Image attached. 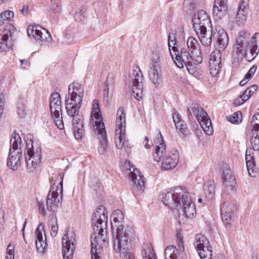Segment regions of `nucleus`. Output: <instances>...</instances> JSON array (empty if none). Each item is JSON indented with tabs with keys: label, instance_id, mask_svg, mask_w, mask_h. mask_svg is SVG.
Masks as SVG:
<instances>
[{
	"label": "nucleus",
	"instance_id": "obj_1",
	"mask_svg": "<svg viewBox=\"0 0 259 259\" xmlns=\"http://www.w3.org/2000/svg\"><path fill=\"white\" fill-rule=\"evenodd\" d=\"M103 205L99 206L92 215V224L94 232L91 237L92 259H101L100 254L108 245L106 229L107 218Z\"/></svg>",
	"mask_w": 259,
	"mask_h": 259
},
{
	"label": "nucleus",
	"instance_id": "obj_2",
	"mask_svg": "<svg viewBox=\"0 0 259 259\" xmlns=\"http://www.w3.org/2000/svg\"><path fill=\"white\" fill-rule=\"evenodd\" d=\"M116 229V241H114V249L116 253H119L122 256H125L130 249L133 230L127 227L123 229L122 222L124 217L122 212L119 209L114 210L111 216Z\"/></svg>",
	"mask_w": 259,
	"mask_h": 259
},
{
	"label": "nucleus",
	"instance_id": "obj_3",
	"mask_svg": "<svg viewBox=\"0 0 259 259\" xmlns=\"http://www.w3.org/2000/svg\"><path fill=\"white\" fill-rule=\"evenodd\" d=\"M250 35L242 30L239 32L236 40L235 52L238 56H245L246 60L250 61L254 59L259 52V33H255L248 42Z\"/></svg>",
	"mask_w": 259,
	"mask_h": 259
},
{
	"label": "nucleus",
	"instance_id": "obj_4",
	"mask_svg": "<svg viewBox=\"0 0 259 259\" xmlns=\"http://www.w3.org/2000/svg\"><path fill=\"white\" fill-rule=\"evenodd\" d=\"M10 143L11 148L7 159V165L10 169L15 170L21 165L22 158V140L20 135L14 133L12 136Z\"/></svg>",
	"mask_w": 259,
	"mask_h": 259
},
{
	"label": "nucleus",
	"instance_id": "obj_5",
	"mask_svg": "<svg viewBox=\"0 0 259 259\" xmlns=\"http://www.w3.org/2000/svg\"><path fill=\"white\" fill-rule=\"evenodd\" d=\"M187 113L189 119L193 118V115L199 122L201 128L208 135L213 133V128L211 120L207 113L197 104L193 103L187 108Z\"/></svg>",
	"mask_w": 259,
	"mask_h": 259
},
{
	"label": "nucleus",
	"instance_id": "obj_6",
	"mask_svg": "<svg viewBox=\"0 0 259 259\" xmlns=\"http://www.w3.org/2000/svg\"><path fill=\"white\" fill-rule=\"evenodd\" d=\"M116 135L115 143L117 148H124L125 151L128 148V141L125 140V114L123 107H119L117 112Z\"/></svg>",
	"mask_w": 259,
	"mask_h": 259
},
{
	"label": "nucleus",
	"instance_id": "obj_7",
	"mask_svg": "<svg viewBox=\"0 0 259 259\" xmlns=\"http://www.w3.org/2000/svg\"><path fill=\"white\" fill-rule=\"evenodd\" d=\"M186 192L181 187H178L162 194L163 203L167 206L171 210L178 208L181 206L183 199Z\"/></svg>",
	"mask_w": 259,
	"mask_h": 259
},
{
	"label": "nucleus",
	"instance_id": "obj_8",
	"mask_svg": "<svg viewBox=\"0 0 259 259\" xmlns=\"http://www.w3.org/2000/svg\"><path fill=\"white\" fill-rule=\"evenodd\" d=\"M24 156L27 168L30 172L33 171L40 162L41 151L37 150L36 152L34 151L32 140L26 142V150L24 152Z\"/></svg>",
	"mask_w": 259,
	"mask_h": 259
},
{
	"label": "nucleus",
	"instance_id": "obj_9",
	"mask_svg": "<svg viewBox=\"0 0 259 259\" xmlns=\"http://www.w3.org/2000/svg\"><path fill=\"white\" fill-rule=\"evenodd\" d=\"M62 254L64 259H72L76 246V234L68 231L62 239Z\"/></svg>",
	"mask_w": 259,
	"mask_h": 259
},
{
	"label": "nucleus",
	"instance_id": "obj_10",
	"mask_svg": "<svg viewBox=\"0 0 259 259\" xmlns=\"http://www.w3.org/2000/svg\"><path fill=\"white\" fill-rule=\"evenodd\" d=\"M160 54L158 50L152 51V61L150 64L149 75L150 80L155 85H158L161 81L159 71L161 68Z\"/></svg>",
	"mask_w": 259,
	"mask_h": 259
},
{
	"label": "nucleus",
	"instance_id": "obj_11",
	"mask_svg": "<svg viewBox=\"0 0 259 259\" xmlns=\"http://www.w3.org/2000/svg\"><path fill=\"white\" fill-rule=\"evenodd\" d=\"M171 49L175 53L174 55L175 56V58H174V55L171 52H170V55L175 62L176 66L179 68H183L185 63L193 62V61L195 64L201 63H197L194 59V57H193L194 55L189 50H187L186 48H182L180 53L179 52L176 47L173 46Z\"/></svg>",
	"mask_w": 259,
	"mask_h": 259
},
{
	"label": "nucleus",
	"instance_id": "obj_12",
	"mask_svg": "<svg viewBox=\"0 0 259 259\" xmlns=\"http://www.w3.org/2000/svg\"><path fill=\"white\" fill-rule=\"evenodd\" d=\"M132 91L136 99L139 100L143 97L144 76L139 67L134 69L132 73Z\"/></svg>",
	"mask_w": 259,
	"mask_h": 259
},
{
	"label": "nucleus",
	"instance_id": "obj_13",
	"mask_svg": "<svg viewBox=\"0 0 259 259\" xmlns=\"http://www.w3.org/2000/svg\"><path fill=\"white\" fill-rule=\"evenodd\" d=\"M192 22L194 31L198 32L201 29H206L210 21L207 13L204 10H200L194 15Z\"/></svg>",
	"mask_w": 259,
	"mask_h": 259
},
{
	"label": "nucleus",
	"instance_id": "obj_14",
	"mask_svg": "<svg viewBox=\"0 0 259 259\" xmlns=\"http://www.w3.org/2000/svg\"><path fill=\"white\" fill-rule=\"evenodd\" d=\"M27 33L29 36H32L35 39L42 41H47L51 42L52 37L50 32L42 27L37 26H29L27 29Z\"/></svg>",
	"mask_w": 259,
	"mask_h": 259
},
{
	"label": "nucleus",
	"instance_id": "obj_15",
	"mask_svg": "<svg viewBox=\"0 0 259 259\" xmlns=\"http://www.w3.org/2000/svg\"><path fill=\"white\" fill-rule=\"evenodd\" d=\"M155 143L156 145L153 152V159L156 162H159L168 153L166 150V145L159 130H158L157 138L155 140Z\"/></svg>",
	"mask_w": 259,
	"mask_h": 259
},
{
	"label": "nucleus",
	"instance_id": "obj_16",
	"mask_svg": "<svg viewBox=\"0 0 259 259\" xmlns=\"http://www.w3.org/2000/svg\"><path fill=\"white\" fill-rule=\"evenodd\" d=\"M91 116V120L94 129L101 128L103 130L105 127L98 100H94L93 101Z\"/></svg>",
	"mask_w": 259,
	"mask_h": 259
},
{
	"label": "nucleus",
	"instance_id": "obj_17",
	"mask_svg": "<svg viewBox=\"0 0 259 259\" xmlns=\"http://www.w3.org/2000/svg\"><path fill=\"white\" fill-rule=\"evenodd\" d=\"M210 73L214 76H217L222 68V54L220 50L212 52L210 55L209 61Z\"/></svg>",
	"mask_w": 259,
	"mask_h": 259
},
{
	"label": "nucleus",
	"instance_id": "obj_18",
	"mask_svg": "<svg viewBox=\"0 0 259 259\" xmlns=\"http://www.w3.org/2000/svg\"><path fill=\"white\" fill-rule=\"evenodd\" d=\"M177 243L178 247L171 245L165 248V259H180L179 255L185 250L184 243L182 237H178Z\"/></svg>",
	"mask_w": 259,
	"mask_h": 259
},
{
	"label": "nucleus",
	"instance_id": "obj_19",
	"mask_svg": "<svg viewBox=\"0 0 259 259\" xmlns=\"http://www.w3.org/2000/svg\"><path fill=\"white\" fill-rule=\"evenodd\" d=\"M62 196L59 197L57 190H55L54 186H53L47 197L46 205L47 209L52 212H55L57 208L61 205Z\"/></svg>",
	"mask_w": 259,
	"mask_h": 259
},
{
	"label": "nucleus",
	"instance_id": "obj_20",
	"mask_svg": "<svg viewBox=\"0 0 259 259\" xmlns=\"http://www.w3.org/2000/svg\"><path fill=\"white\" fill-rule=\"evenodd\" d=\"M249 12V0H241L236 15V21L238 25L242 26L246 21Z\"/></svg>",
	"mask_w": 259,
	"mask_h": 259
},
{
	"label": "nucleus",
	"instance_id": "obj_21",
	"mask_svg": "<svg viewBox=\"0 0 259 259\" xmlns=\"http://www.w3.org/2000/svg\"><path fill=\"white\" fill-rule=\"evenodd\" d=\"M62 102L60 94L54 92L50 97V109L52 116H59L62 115Z\"/></svg>",
	"mask_w": 259,
	"mask_h": 259
},
{
	"label": "nucleus",
	"instance_id": "obj_22",
	"mask_svg": "<svg viewBox=\"0 0 259 259\" xmlns=\"http://www.w3.org/2000/svg\"><path fill=\"white\" fill-rule=\"evenodd\" d=\"M179 158V153L177 150L168 152L161 160V169L168 170L175 167L178 163Z\"/></svg>",
	"mask_w": 259,
	"mask_h": 259
},
{
	"label": "nucleus",
	"instance_id": "obj_23",
	"mask_svg": "<svg viewBox=\"0 0 259 259\" xmlns=\"http://www.w3.org/2000/svg\"><path fill=\"white\" fill-rule=\"evenodd\" d=\"M188 49L194 55V59L197 63H201L203 57L201 52L200 46L196 39L193 37H189L187 41Z\"/></svg>",
	"mask_w": 259,
	"mask_h": 259
},
{
	"label": "nucleus",
	"instance_id": "obj_24",
	"mask_svg": "<svg viewBox=\"0 0 259 259\" xmlns=\"http://www.w3.org/2000/svg\"><path fill=\"white\" fill-rule=\"evenodd\" d=\"M227 0H214L212 14L216 19H221L227 14L228 11Z\"/></svg>",
	"mask_w": 259,
	"mask_h": 259
},
{
	"label": "nucleus",
	"instance_id": "obj_25",
	"mask_svg": "<svg viewBox=\"0 0 259 259\" xmlns=\"http://www.w3.org/2000/svg\"><path fill=\"white\" fill-rule=\"evenodd\" d=\"M181 203V206L183 208L184 215L186 218H192L196 214V209L195 204L191 200L188 196V194L186 193Z\"/></svg>",
	"mask_w": 259,
	"mask_h": 259
},
{
	"label": "nucleus",
	"instance_id": "obj_26",
	"mask_svg": "<svg viewBox=\"0 0 259 259\" xmlns=\"http://www.w3.org/2000/svg\"><path fill=\"white\" fill-rule=\"evenodd\" d=\"M213 39H217L220 49L224 50L228 45L229 38L227 33L221 27H218L215 30L212 29Z\"/></svg>",
	"mask_w": 259,
	"mask_h": 259
},
{
	"label": "nucleus",
	"instance_id": "obj_27",
	"mask_svg": "<svg viewBox=\"0 0 259 259\" xmlns=\"http://www.w3.org/2000/svg\"><path fill=\"white\" fill-rule=\"evenodd\" d=\"M129 170L131 171L130 177L134 184L138 189L143 190L145 185V180L141 172L138 168H136L133 165L132 166H130Z\"/></svg>",
	"mask_w": 259,
	"mask_h": 259
},
{
	"label": "nucleus",
	"instance_id": "obj_28",
	"mask_svg": "<svg viewBox=\"0 0 259 259\" xmlns=\"http://www.w3.org/2000/svg\"><path fill=\"white\" fill-rule=\"evenodd\" d=\"M73 91L70 93V85L69 87V94H70L69 99L74 102H78L79 103L82 102V98L84 95V88L83 86L77 83L73 82L72 83Z\"/></svg>",
	"mask_w": 259,
	"mask_h": 259
},
{
	"label": "nucleus",
	"instance_id": "obj_29",
	"mask_svg": "<svg viewBox=\"0 0 259 259\" xmlns=\"http://www.w3.org/2000/svg\"><path fill=\"white\" fill-rule=\"evenodd\" d=\"M70 94H68V96H66L65 103L66 109L67 113L70 116L73 117H78L79 110L81 107L82 103L78 102H74L69 99Z\"/></svg>",
	"mask_w": 259,
	"mask_h": 259
},
{
	"label": "nucleus",
	"instance_id": "obj_30",
	"mask_svg": "<svg viewBox=\"0 0 259 259\" xmlns=\"http://www.w3.org/2000/svg\"><path fill=\"white\" fill-rule=\"evenodd\" d=\"M232 204L228 202H224L221 208L222 221L226 226L229 225L232 220L233 211Z\"/></svg>",
	"mask_w": 259,
	"mask_h": 259
},
{
	"label": "nucleus",
	"instance_id": "obj_31",
	"mask_svg": "<svg viewBox=\"0 0 259 259\" xmlns=\"http://www.w3.org/2000/svg\"><path fill=\"white\" fill-rule=\"evenodd\" d=\"M95 130L97 132L98 139L100 142V146L98 148V152L100 154L103 155L106 151V146L108 143L105 127L103 130L96 128Z\"/></svg>",
	"mask_w": 259,
	"mask_h": 259
},
{
	"label": "nucleus",
	"instance_id": "obj_32",
	"mask_svg": "<svg viewBox=\"0 0 259 259\" xmlns=\"http://www.w3.org/2000/svg\"><path fill=\"white\" fill-rule=\"evenodd\" d=\"M72 123L73 133L75 138L76 139H81L84 133L83 122L82 120L79 117H73L72 118Z\"/></svg>",
	"mask_w": 259,
	"mask_h": 259
},
{
	"label": "nucleus",
	"instance_id": "obj_33",
	"mask_svg": "<svg viewBox=\"0 0 259 259\" xmlns=\"http://www.w3.org/2000/svg\"><path fill=\"white\" fill-rule=\"evenodd\" d=\"M245 159L249 175L252 177H255L258 174V168L255 164L253 156L251 154H246Z\"/></svg>",
	"mask_w": 259,
	"mask_h": 259
},
{
	"label": "nucleus",
	"instance_id": "obj_34",
	"mask_svg": "<svg viewBox=\"0 0 259 259\" xmlns=\"http://www.w3.org/2000/svg\"><path fill=\"white\" fill-rule=\"evenodd\" d=\"M11 32L8 31L7 33L0 34V52L7 51L11 48L12 45L9 41V34Z\"/></svg>",
	"mask_w": 259,
	"mask_h": 259
},
{
	"label": "nucleus",
	"instance_id": "obj_35",
	"mask_svg": "<svg viewBox=\"0 0 259 259\" xmlns=\"http://www.w3.org/2000/svg\"><path fill=\"white\" fill-rule=\"evenodd\" d=\"M203 190L205 197L211 199L214 196V184L212 180L207 181L203 186Z\"/></svg>",
	"mask_w": 259,
	"mask_h": 259
},
{
	"label": "nucleus",
	"instance_id": "obj_36",
	"mask_svg": "<svg viewBox=\"0 0 259 259\" xmlns=\"http://www.w3.org/2000/svg\"><path fill=\"white\" fill-rule=\"evenodd\" d=\"M35 235L36 247L38 251L44 252L47 245V243L46 242V239L45 241L42 240L43 237L42 232L39 230L38 228H37L35 231Z\"/></svg>",
	"mask_w": 259,
	"mask_h": 259
},
{
	"label": "nucleus",
	"instance_id": "obj_37",
	"mask_svg": "<svg viewBox=\"0 0 259 259\" xmlns=\"http://www.w3.org/2000/svg\"><path fill=\"white\" fill-rule=\"evenodd\" d=\"M199 38V39L203 46H209L211 45L213 36H212V33L210 36L208 37H206V29H201L200 30H198V32H195Z\"/></svg>",
	"mask_w": 259,
	"mask_h": 259
},
{
	"label": "nucleus",
	"instance_id": "obj_38",
	"mask_svg": "<svg viewBox=\"0 0 259 259\" xmlns=\"http://www.w3.org/2000/svg\"><path fill=\"white\" fill-rule=\"evenodd\" d=\"M222 169L224 183L226 185H228V183L233 179L230 166L227 164L224 163L222 165Z\"/></svg>",
	"mask_w": 259,
	"mask_h": 259
},
{
	"label": "nucleus",
	"instance_id": "obj_39",
	"mask_svg": "<svg viewBox=\"0 0 259 259\" xmlns=\"http://www.w3.org/2000/svg\"><path fill=\"white\" fill-rule=\"evenodd\" d=\"M114 75L112 73L108 74L107 77L106 87L104 90V100H106L107 103L109 102V85H112L114 83Z\"/></svg>",
	"mask_w": 259,
	"mask_h": 259
},
{
	"label": "nucleus",
	"instance_id": "obj_40",
	"mask_svg": "<svg viewBox=\"0 0 259 259\" xmlns=\"http://www.w3.org/2000/svg\"><path fill=\"white\" fill-rule=\"evenodd\" d=\"M14 16V13L12 11L8 10L1 13L0 14V25L11 20Z\"/></svg>",
	"mask_w": 259,
	"mask_h": 259
},
{
	"label": "nucleus",
	"instance_id": "obj_41",
	"mask_svg": "<svg viewBox=\"0 0 259 259\" xmlns=\"http://www.w3.org/2000/svg\"><path fill=\"white\" fill-rule=\"evenodd\" d=\"M16 110L18 116L20 118H24L26 115V110L24 102L22 100H20L16 106Z\"/></svg>",
	"mask_w": 259,
	"mask_h": 259
},
{
	"label": "nucleus",
	"instance_id": "obj_42",
	"mask_svg": "<svg viewBox=\"0 0 259 259\" xmlns=\"http://www.w3.org/2000/svg\"><path fill=\"white\" fill-rule=\"evenodd\" d=\"M251 95L249 93L247 90L246 89L242 94L240 95L239 98L236 99L234 102V104L236 105H240L243 104L246 101Z\"/></svg>",
	"mask_w": 259,
	"mask_h": 259
},
{
	"label": "nucleus",
	"instance_id": "obj_43",
	"mask_svg": "<svg viewBox=\"0 0 259 259\" xmlns=\"http://www.w3.org/2000/svg\"><path fill=\"white\" fill-rule=\"evenodd\" d=\"M62 6L61 5V0H51V11L54 13H60L61 11Z\"/></svg>",
	"mask_w": 259,
	"mask_h": 259
},
{
	"label": "nucleus",
	"instance_id": "obj_44",
	"mask_svg": "<svg viewBox=\"0 0 259 259\" xmlns=\"http://www.w3.org/2000/svg\"><path fill=\"white\" fill-rule=\"evenodd\" d=\"M242 113L240 111L234 113L232 115L227 117V120L232 123H238L241 121Z\"/></svg>",
	"mask_w": 259,
	"mask_h": 259
},
{
	"label": "nucleus",
	"instance_id": "obj_45",
	"mask_svg": "<svg viewBox=\"0 0 259 259\" xmlns=\"http://www.w3.org/2000/svg\"><path fill=\"white\" fill-rule=\"evenodd\" d=\"M142 256L143 259H156L155 253L150 247L143 250Z\"/></svg>",
	"mask_w": 259,
	"mask_h": 259
},
{
	"label": "nucleus",
	"instance_id": "obj_46",
	"mask_svg": "<svg viewBox=\"0 0 259 259\" xmlns=\"http://www.w3.org/2000/svg\"><path fill=\"white\" fill-rule=\"evenodd\" d=\"M176 34L173 31L170 32L168 35V47L169 51L170 52V47L173 46L176 47L175 45L177 44Z\"/></svg>",
	"mask_w": 259,
	"mask_h": 259
},
{
	"label": "nucleus",
	"instance_id": "obj_47",
	"mask_svg": "<svg viewBox=\"0 0 259 259\" xmlns=\"http://www.w3.org/2000/svg\"><path fill=\"white\" fill-rule=\"evenodd\" d=\"M251 143L252 149L254 151L259 150V136H257V134H256L255 136H252Z\"/></svg>",
	"mask_w": 259,
	"mask_h": 259
},
{
	"label": "nucleus",
	"instance_id": "obj_48",
	"mask_svg": "<svg viewBox=\"0 0 259 259\" xmlns=\"http://www.w3.org/2000/svg\"><path fill=\"white\" fill-rule=\"evenodd\" d=\"M36 201L39 213H40L42 215L46 216L47 215V211L45 209L44 201L36 198Z\"/></svg>",
	"mask_w": 259,
	"mask_h": 259
},
{
	"label": "nucleus",
	"instance_id": "obj_49",
	"mask_svg": "<svg viewBox=\"0 0 259 259\" xmlns=\"http://www.w3.org/2000/svg\"><path fill=\"white\" fill-rule=\"evenodd\" d=\"M198 64L194 63L193 62L184 64L189 73L192 75L195 73V66Z\"/></svg>",
	"mask_w": 259,
	"mask_h": 259
},
{
	"label": "nucleus",
	"instance_id": "obj_50",
	"mask_svg": "<svg viewBox=\"0 0 259 259\" xmlns=\"http://www.w3.org/2000/svg\"><path fill=\"white\" fill-rule=\"evenodd\" d=\"M61 115H59V116H52L53 117L54 121L55 122L56 125L60 130H63L64 128V123L62 120V116H60Z\"/></svg>",
	"mask_w": 259,
	"mask_h": 259
},
{
	"label": "nucleus",
	"instance_id": "obj_51",
	"mask_svg": "<svg viewBox=\"0 0 259 259\" xmlns=\"http://www.w3.org/2000/svg\"><path fill=\"white\" fill-rule=\"evenodd\" d=\"M175 126L177 130L179 132L183 133V134H185L187 130L186 124L185 123L183 120L179 122L178 125H177V123H176Z\"/></svg>",
	"mask_w": 259,
	"mask_h": 259
},
{
	"label": "nucleus",
	"instance_id": "obj_52",
	"mask_svg": "<svg viewBox=\"0 0 259 259\" xmlns=\"http://www.w3.org/2000/svg\"><path fill=\"white\" fill-rule=\"evenodd\" d=\"M57 225H58L57 218L55 214L52 213L49 217V226L50 227H53V226H57Z\"/></svg>",
	"mask_w": 259,
	"mask_h": 259
},
{
	"label": "nucleus",
	"instance_id": "obj_53",
	"mask_svg": "<svg viewBox=\"0 0 259 259\" xmlns=\"http://www.w3.org/2000/svg\"><path fill=\"white\" fill-rule=\"evenodd\" d=\"M257 69V65H253L251 68L249 69L248 72L245 74V79H248V80L250 79L254 75L255 72L256 71Z\"/></svg>",
	"mask_w": 259,
	"mask_h": 259
},
{
	"label": "nucleus",
	"instance_id": "obj_54",
	"mask_svg": "<svg viewBox=\"0 0 259 259\" xmlns=\"http://www.w3.org/2000/svg\"><path fill=\"white\" fill-rule=\"evenodd\" d=\"M252 136H255L256 134H257V136H259V123H252Z\"/></svg>",
	"mask_w": 259,
	"mask_h": 259
},
{
	"label": "nucleus",
	"instance_id": "obj_55",
	"mask_svg": "<svg viewBox=\"0 0 259 259\" xmlns=\"http://www.w3.org/2000/svg\"><path fill=\"white\" fill-rule=\"evenodd\" d=\"M172 118L175 124H176L177 123V125L179 124V122L183 120L181 118V115L177 111L175 112L172 114Z\"/></svg>",
	"mask_w": 259,
	"mask_h": 259
},
{
	"label": "nucleus",
	"instance_id": "obj_56",
	"mask_svg": "<svg viewBox=\"0 0 259 259\" xmlns=\"http://www.w3.org/2000/svg\"><path fill=\"white\" fill-rule=\"evenodd\" d=\"M74 19L77 22H82L84 21V17L81 11H80L75 13L74 14Z\"/></svg>",
	"mask_w": 259,
	"mask_h": 259
},
{
	"label": "nucleus",
	"instance_id": "obj_57",
	"mask_svg": "<svg viewBox=\"0 0 259 259\" xmlns=\"http://www.w3.org/2000/svg\"><path fill=\"white\" fill-rule=\"evenodd\" d=\"M5 103V97L3 93L0 91V117L3 112V106Z\"/></svg>",
	"mask_w": 259,
	"mask_h": 259
},
{
	"label": "nucleus",
	"instance_id": "obj_58",
	"mask_svg": "<svg viewBox=\"0 0 259 259\" xmlns=\"http://www.w3.org/2000/svg\"><path fill=\"white\" fill-rule=\"evenodd\" d=\"M50 232L51 235L52 237H55L57 234L58 231V225L55 226L53 227H50Z\"/></svg>",
	"mask_w": 259,
	"mask_h": 259
},
{
	"label": "nucleus",
	"instance_id": "obj_59",
	"mask_svg": "<svg viewBox=\"0 0 259 259\" xmlns=\"http://www.w3.org/2000/svg\"><path fill=\"white\" fill-rule=\"evenodd\" d=\"M13 246L9 244L7 247V253L10 254V259H14Z\"/></svg>",
	"mask_w": 259,
	"mask_h": 259
},
{
	"label": "nucleus",
	"instance_id": "obj_60",
	"mask_svg": "<svg viewBox=\"0 0 259 259\" xmlns=\"http://www.w3.org/2000/svg\"><path fill=\"white\" fill-rule=\"evenodd\" d=\"M258 89V87L256 85H252L248 88L247 90L249 93L251 95H252Z\"/></svg>",
	"mask_w": 259,
	"mask_h": 259
},
{
	"label": "nucleus",
	"instance_id": "obj_61",
	"mask_svg": "<svg viewBox=\"0 0 259 259\" xmlns=\"http://www.w3.org/2000/svg\"><path fill=\"white\" fill-rule=\"evenodd\" d=\"M21 13L23 15L26 16L29 14V8L27 5H24L22 9L21 10Z\"/></svg>",
	"mask_w": 259,
	"mask_h": 259
},
{
	"label": "nucleus",
	"instance_id": "obj_62",
	"mask_svg": "<svg viewBox=\"0 0 259 259\" xmlns=\"http://www.w3.org/2000/svg\"><path fill=\"white\" fill-rule=\"evenodd\" d=\"M5 222V212L3 210H0V224H3Z\"/></svg>",
	"mask_w": 259,
	"mask_h": 259
},
{
	"label": "nucleus",
	"instance_id": "obj_63",
	"mask_svg": "<svg viewBox=\"0 0 259 259\" xmlns=\"http://www.w3.org/2000/svg\"><path fill=\"white\" fill-rule=\"evenodd\" d=\"M128 251L129 249L128 250V253L126 255H125V256H122L120 253V256L122 257H125L127 255H128L127 259H135V256L132 253H129Z\"/></svg>",
	"mask_w": 259,
	"mask_h": 259
},
{
	"label": "nucleus",
	"instance_id": "obj_64",
	"mask_svg": "<svg viewBox=\"0 0 259 259\" xmlns=\"http://www.w3.org/2000/svg\"><path fill=\"white\" fill-rule=\"evenodd\" d=\"M246 80H248V79H245V76L244 78L240 82L239 84L241 86L244 85L247 82V81Z\"/></svg>",
	"mask_w": 259,
	"mask_h": 259
}]
</instances>
